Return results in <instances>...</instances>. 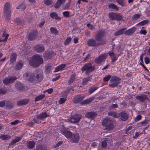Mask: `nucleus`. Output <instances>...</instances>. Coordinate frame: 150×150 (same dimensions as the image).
<instances>
[{"label":"nucleus","instance_id":"44","mask_svg":"<svg viewBox=\"0 0 150 150\" xmlns=\"http://www.w3.org/2000/svg\"><path fill=\"white\" fill-rule=\"evenodd\" d=\"M43 2L45 5L47 6L51 5L53 3L52 0H44Z\"/></svg>","mask_w":150,"mask_h":150},{"label":"nucleus","instance_id":"50","mask_svg":"<svg viewBox=\"0 0 150 150\" xmlns=\"http://www.w3.org/2000/svg\"><path fill=\"white\" fill-rule=\"evenodd\" d=\"M67 96H65L64 98H60L59 101V103L60 104H62L67 99Z\"/></svg>","mask_w":150,"mask_h":150},{"label":"nucleus","instance_id":"6","mask_svg":"<svg viewBox=\"0 0 150 150\" xmlns=\"http://www.w3.org/2000/svg\"><path fill=\"white\" fill-rule=\"evenodd\" d=\"M95 69L94 66L92 65L91 63H86L81 68V71L82 72L86 71V73L92 72Z\"/></svg>","mask_w":150,"mask_h":150},{"label":"nucleus","instance_id":"15","mask_svg":"<svg viewBox=\"0 0 150 150\" xmlns=\"http://www.w3.org/2000/svg\"><path fill=\"white\" fill-rule=\"evenodd\" d=\"M34 49L38 53H40L43 52L45 50V48L42 44H38L34 46Z\"/></svg>","mask_w":150,"mask_h":150},{"label":"nucleus","instance_id":"11","mask_svg":"<svg viewBox=\"0 0 150 150\" xmlns=\"http://www.w3.org/2000/svg\"><path fill=\"white\" fill-rule=\"evenodd\" d=\"M105 34L104 30H101L98 31L95 35V39L98 42H100L102 40H101L104 36Z\"/></svg>","mask_w":150,"mask_h":150},{"label":"nucleus","instance_id":"4","mask_svg":"<svg viewBox=\"0 0 150 150\" xmlns=\"http://www.w3.org/2000/svg\"><path fill=\"white\" fill-rule=\"evenodd\" d=\"M102 124L104 130H110L112 129L114 127L113 122L110 118L104 119L102 122Z\"/></svg>","mask_w":150,"mask_h":150},{"label":"nucleus","instance_id":"1","mask_svg":"<svg viewBox=\"0 0 150 150\" xmlns=\"http://www.w3.org/2000/svg\"><path fill=\"white\" fill-rule=\"evenodd\" d=\"M43 60L40 56L38 54L34 55L33 59L29 61V64L31 66L37 67L43 63Z\"/></svg>","mask_w":150,"mask_h":150},{"label":"nucleus","instance_id":"35","mask_svg":"<svg viewBox=\"0 0 150 150\" xmlns=\"http://www.w3.org/2000/svg\"><path fill=\"white\" fill-rule=\"evenodd\" d=\"M21 139L20 137H16L15 139L10 143L9 145L11 146L14 145L16 142H19Z\"/></svg>","mask_w":150,"mask_h":150},{"label":"nucleus","instance_id":"40","mask_svg":"<svg viewBox=\"0 0 150 150\" xmlns=\"http://www.w3.org/2000/svg\"><path fill=\"white\" fill-rule=\"evenodd\" d=\"M91 77L88 76L86 78L83 79L82 80V85H85L87 84V82L88 81L91 80Z\"/></svg>","mask_w":150,"mask_h":150},{"label":"nucleus","instance_id":"54","mask_svg":"<svg viewBox=\"0 0 150 150\" xmlns=\"http://www.w3.org/2000/svg\"><path fill=\"white\" fill-rule=\"evenodd\" d=\"M62 4V3L57 0L55 5L54 7L56 8H58Z\"/></svg>","mask_w":150,"mask_h":150},{"label":"nucleus","instance_id":"36","mask_svg":"<svg viewBox=\"0 0 150 150\" xmlns=\"http://www.w3.org/2000/svg\"><path fill=\"white\" fill-rule=\"evenodd\" d=\"M11 136L8 134L1 135L0 136V139L3 140H9L11 138Z\"/></svg>","mask_w":150,"mask_h":150},{"label":"nucleus","instance_id":"48","mask_svg":"<svg viewBox=\"0 0 150 150\" xmlns=\"http://www.w3.org/2000/svg\"><path fill=\"white\" fill-rule=\"evenodd\" d=\"M108 115L111 116L114 118H117L118 116L117 114L114 112H110L108 113Z\"/></svg>","mask_w":150,"mask_h":150},{"label":"nucleus","instance_id":"43","mask_svg":"<svg viewBox=\"0 0 150 150\" xmlns=\"http://www.w3.org/2000/svg\"><path fill=\"white\" fill-rule=\"evenodd\" d=\"M98 87L97 86H91L89 89L88 93L91 94L98 89Z\"/></svg>","mask_w":150,"mask_h":150},{"label":"nucleus","instance_id":"18","mask_svg":"<svg viewBox=\"0 0 150 150\" xmlns=\"http://www.w3.org/2000/svg\"><path fill=\"white\" fill-rule=\"evenodd\" d=\"M84 98V96L79 95L76 96L74 98L73 102L75 103H78L83 100Z\"/></svg>","mask_w":150,"mask_h":150},{"label":"nucleus","instance_id":"60","mask_svg":"<svg viewBox=\"0 0 150 150\" xmlns=\"http://www.w3.org/2000/svg\"><path fill=\"white\" fill-rule=\"evenodd\" d=\"M6 100H3L0 101V107H3L5 106Z\"/></svg>","mask_w":150,"mask_h":150},{"label":"nucleus","instance_id":"16","mask_svg":"<svg viewBox=\"0 0 150 150\" xmlns=\"http://www.w3.org/2000/svg\"><path fill=\"white\" fill-rule=\"evenodd\" d=\"M25 76L26 77L27 79L31 82H33L35 80V78L34 74L30 73H26L25 74Z\"/></svg>","mask_w":150,"mask_h":150},{"label":"nucleus","instance_id":"29","mask_svg":"<svg viewBox=\"0 0 150 150\" xmlns=\"http://www.w3.org/2000/svg\"><path fill=\"white\" fill-rule=\"evenodd\" d=\"M5 107L7 109H10L14 107V105L11 102L6 100Z\"/></svg>","mask_w":150,"mask_h":150},{"label":"nucleus","instance_id":"28","mask_svg":"<svg viewBox=\"0 0 150 150\" xmlns=\"http://www.w3.org/2000/svg\"><path fill=\"white\" fill-rule=\"evenodd\" d=\"M94 98L93 97L90 98L88 99H86L81 101V105L88 104L92 102L94 100Z\"/></svg>","mask_w":150,"mask_h":150},{"label":"nucleus","instance_id":"25","mask_svg":"<svg viewBox=\"0 0 150 150\" xmlns=\"http://www.w3.org/2000/svg\"><path fill=\"white\" fill-rule=\"evenodd\" d=\"M136 98L138 100L144 102L148 98L146 95H143L141 96H137Z\"/></svg>","mask_w":150,"mask_h":150},{"label":"nucleus","instance_id":"53","mask_svg":"<svg viewBox=\"0 0 150 150\" xmlns=\"http://www.w3.org/2000/svg\"><path fill=\"white\" fill-rule=\"evenodd\" d=\"M111 76L110 75H108L103 78V81L104 82H107L109 81L110 79L111 78Z\"/></svg>","mask_w":150,"mask_h":150},{"label":"nucleus","instance_id":"9","mask_svg":"<svg viewBox=\"0 0 150 150\" xmlns=\"http://www.w3.org/2000/svg\"><path fill=\"white\" fill-rule=\"evenodd\" d=\"M34 75L35 80L41 81L43 78V73L42 71L40 69H38L34 72Z\"/></svg>","mask_w":150,"mask_h":150},{"label":"nucleus","instance_id":"14","mask_svg":"<svg viewBox=\"0 0 150 150\" xmlns=\"http://www.w3.org/2000/svg\"><path fill=\"white\" fill-rule=\"evenodd\" d=\"M60 131L67 138H71L72 135V133L71 132L64 128H61Z\"/></svg>","mask_w":150,"mask_h":150},{"label":"nucleus","instance_id":"17","mask_svg":"<svg viewBox=\"0 0 150 150\" xmlns=\"http://www.w3.org/2000/svg\"><path fill=\"white\" fill-rule=\"evenodd\" d=\"M71 138V141L73 143H77L79 140V135L78 133H75L72 134Z\"/></svg>","mask_w":150,"mask_h":150},{"label":"nucleus","instance_id":"47","mask_svg":"<svg viewBox=\"0 0 150 150\" xmlns=\"http://www.w3.org/2000/svg\"><path fill=\"white\" fill-rule=\"evenodd\" d=\"M50 31L52 33L54 34H57L58 33V31L57 29L53 27L50 28Z\"/></svg>","mask_w":150,"mask_h":150},{"label":"nucleus","instance_id":"38","mask_svg":"<svg viewBox=\"0 0 150 150\" xmlns=\"http://www.w3.org/2000/svg\"><path fill=\"white\" fill-rule=\"evenodd\" d=\"M149 22V21L147 20H144L139 23L137 24V25L138 26H143L147 24Z\"/></svg>","mask_w":150,"mask_h":150},{"label":"nucleus","instance_id":"30","mask_svg":"<svg viewBox=\"0 0 150 150\" xmlns=\"http://www.w3.org/2000/svg\"><path fill=\"white\" fill-rule=\"evenodd\" d=\"M35 143L34 141H29L26 143L27 147L30 149H32L33 148L35 145Z\"/></svg>","mask_w":150,"mask_h":150},{"label":"nucleus","instance_id":"5","mask_svg":"<svg viewBox=\"0 0 150 150\" xmlns=\"http://www.w3.org/2000/svg\"><path fill=\"white\" fill-rule=\"evenodd\" d=\"M121 80L120 78L116 76H112L110 80V83L108 86L112 88L117 87L120 83Z\"/></svg>","mask_w":150,"mask_h":150},{"label":"nucleus","instance_id":"59","mask_svg":"<svg viewBox=\"0 0 150 150\" xmlns=\"http://www.w3.org/2000/svg\"><path fill=\"white\" fill-rule=\"evenodd\" d=\"M118 107V105L117 104H112L110 106V108L111 110H112L117 108Z\"/></svg>","mask_w":150,"mask_h":150},{"label":"nucleus","instance_id":"55","mask_svg":"<svg viewBox=\"0 0 150 150\" xmlns=\"http://www.w3.org/2000/svg\"><path fill=\"white\" fill-rule=\"evenodd\" d=\"M8 36H9V35H8V34H7L6 35V33H5V32H4L2 34V37H5V38L3 40H2V41L3 42H5V41H6L7 40Z\"/></svg>","mask_w":150,"mask_h":150},{"label":"nucleus","instance_id":"22","mask_svg":"<svg viewBox=\"0 0 150 150\" xmlns=\"http://www.w3.org/2000/svg\"><path fill=\"white\" fill-rule=\"evenodd\" d=\"M16 88L19 91L23 90L24 89L23 84L20 82H17L15 84Z\"/></svg>","mask_w":150,"mask_h":150},{"label":"nucleus","instance_id":"39","mask_svg":"<svg viewBox=\"0 0 150 150\" xmlns=\"http://www.w3.org/2000/svg\"><path fill=\"white\" fill-rule=\"evenodd\" d=\"M45 97V95L41 94L36 96L35 98V102L43 99Z\"/></svg>","mask_w":150,"mask_h":150},{"label":"nucleus","instance_id":"41","mask_svg":"<svg viewBox=\"0 0 150 150\" xmlns=\"http://www.w3.org/2000/svg\"><path fill=\"white\" fill-rule=\"evenodd\" d=\"M51 65L50 64H48L45 66V71L48 73H49L50 72L51 70Z\"/></svg>","mask_w":150,"mask_h":150},{"label":"nucleus","instance_id":"52","mask_svg":"<svg viewBox=\"0 0 150 150\" xmlns=\"http://www.w3.org/2000/svg\"><path fill=\"white\" fill-rule=\"evenodd\" d=\"M116 2L118 4L122 6H125V4L124 1L123 0H117Z\"/></svg>","mask_w":150,"mask_h":150},{"label":"nucleus","instance_id":"26","mask_svg":"<svg viewBox=\"0 0 150 150\" xmlns=\"http://www.w3.org/2000/svg\"><path fill=\"white\" fill-rule=\"evenodd\" d=\"M50 17L53 19L54 18L55 20H60L61 19L55 12H52L50 13Z\"/></svg>","mask_w":150,"mask_h":150},{"label":"nucleus","instance_id":"3","mask_svg":"<svg viewBox=\"0 0 150 150\" xmlns=\"http://www.w3.org/2000/svg\"><path fill=\"white\" fill-rule=\"evenodd\" d=\"M96 41L94 39H89L87 42V44L89 47H97L100 45L105 44L107 43V41L105 39L102 40L100 42L97 43Z\"/></svg>","mask_w":150,"mask_h":150},{"label":"nucleus","instance_id":"12","mask_svg":"<svg viewBox=\"0 0 150 150\" xmlns=\"http://www.w3.org/2000/svg\"><path fill=\"white\" fill-rule=\"evenodd\" d=\"M16 78L14 76L8 77L3 79V83L4 84L7 85L14 82L16 80Z\"/></svg>","mask_w":150,"mask_h":150},{"label":"nucleus","instance_id":"62","mask_svg":"<svg viewBox=\"0 0 150 150\" xmlns=\"http://www.w3.org/2000/svg\"><path fill=\"white\" fill-rule=\"evenodd\" d=\"M15 22L17 25H20L22 24V22L21 20L19 18H16L15 20Z\"/></svg>","mask_w":150,"mask_h":150},{"label":"nucleus","instance_id":"34","mask_svg":"<svg viewBox=\"0 0 150 150\" xmlns=\"http://www.w3.org/2000/svg\"><path fill=\"white\" fill-rule=\"evenodd\" d=\"M66 67L65 64H63L58 66L55 68V69L54 71V72H56Z\"/></svg>","mask_w":150,"mask_h":150},{"label":"nucleus","instance_id":"8","mask_svg":"<svg viewBox=\"0 0 150 150\" xmlns=\"http://www.w3.org/2000/svg\"><path fill=\"white\" fill-rule=\"evenodd\" d=\"M82 117V115L80 114H76L70 117V122L74 124L78 123Z\"/></svg>","mask_w":150,"mask_h":150},{"label":"nucleus","instance_id":"42","mask_svg":"<svg viewBox=\"0 0 150 150\" xmlns=\"http://www.w3.org/2000/svg\"><path fill=\"white\" fill-rule=\"evenodd\" d=\"M36 150H47V148L45 146L39 145L37 146L36 147Z\"/></svg>","mask_w":150,"mask_h":150},{"label":"nucleus","instance_id":"21","mask_svg":"<svg viewBox=\"0 0 150 150\" xmlns=\"http://www.w3.org/2000/svg\"><path fill=\"white\" fill-rule=\"evenodd\" d=\"M29 101V100L27 99L20 100L17 102V105L18 106H22L27 104Z\"/></svg>","mask_w":150,"mask_h":150},{"label":"nucleus","instance_id":"23","mask_svg":"<svg viewBox=\"0 0 150 150\" xmlns=\"http://www.w3.org/2000/svg\"><path fill=\"white\" fill-rule=\"evenodd\" d=\"M49 115H47L46 112H44L41 113L37 116V119L43 120L46 118L47 117H49Z\"/></svg>","mask_w":150,"mask_h":150},{"label":"nucleus","instance_id":"37","mask_svg":"<svg viewBox=\"0 0 150 150\" xmlns=\"http://www.w3.org/2000/svg\"><path fill=\"white\" fill-rule=\"evenodd\" d=\"M16 57L17 54L16 53L14 52L12 53L11 56L10 61L11 62V63L13 62L16 61Z\"/></svg>","mask_w":150,"mask_h":150},{"label":"nucleus","instance_id":"20","mask_svg":"<svg viewBox=\"0 0 150 150\" xmlns=\"http://www.w3.org/2000/svg\"><path fill=\"white\" fill-rule=\"evenodd\" d=\"M136 28L135 27H132L127 31H125V34L127 36L133 34L135 31Z\"/></svg>","mask_w":150,"mask_h":150},{"label":"nucleus","instance_id":"31","mask_svg":"<svg viewBox=\"0 0 150 150\" xmlns=\"http://www.w3.org/2000/svg\"><path fill=\"white\" fill-rule=\"evenodd\" d=\"M43 57L45 59H50L52 57V54L48 51H46L43 54Z\"/></svg>","mask_w":150,"mask_h":150},{"label":"nucleus","instance_id":"63","mask_svg":"<svg viewBox=\"0 0 150 150\" xmlns=\"http://www.w3.org/2000/svg\"><path fill=\"white\" fill-rule=\"evenodd\" d=\"M70 3H68L67 4H65L63 6V8L64 9H67L69 7Z\"/></svg>","mask_w":150,"mask_h":150},{"label":"nucleus","instance_id":"51","mask_svg":"<svg viewBox=\"0 0 150 150\" xmlns=\"http://www.w3.org/2000/svg\"><path fill=\"white\" fill-rule=\"evenodd\" d=\"M71 40V38L70 37L68 38L65 41L64 44L65 45H68L69 43H70Z\"/></svg>","mask_w":150,"mask_h":150},{"label":"nucleus","instance_id":"19","mask_svg":"<svg viewBox=\"0 0 150 150\" xmlns=\"http://www.w3.org/2000/svg\"><path fill=\"white\" fill-rule=\"evenodd\" d=\"M23 64V62L20 60L18 62L15 64L14 69L15 70L17 71L21 69Z\"/></svg>","mask_w":150,"mask_h":150},{"label":"nucleus","instance_id":"32","mask_svg":"<svg viewBox=\"0 0 150 150\" xmlns=\"http://www.w3.org/2000/svg\"><path fill=\"white\" fill-rule=\"evenodd\" d=\"M126 29V28H124L117 31L115 33L114 35L115 36H117L123 34H125V30Z\"/></svg>","mask_w":150,"mask_h":150},{"label":"nucleus","instance_id":"24","mask_svg":"<svg viewBox=\"0 0 150 150\" xmlns=\"http://www.w3.org/2000/svg\"><path fill=\"white\" fill-rule=\"evenodd\" d=\"M121 119L122 121L127 120L128 118V115L125 112H122L120 113Z\"/></svg>","mask_w":150,"mask_h":150},{"label":"nucleus","instance_id":"61","mask_svg":"<svg viewBox=\"0 0 150 150\" xmlns=\"http://www.w3.org/2000/svg\"><path fill=\"white\" fill-rule=\"evenodd\" d=\"M106 141V140H104L102 141V146L103 147L105 148L107 146V144Z\"/></svg>","mask_w":150,"mask_h":150},{"label":"nucleus","instance_id":"45","mask_svg":"<svg viewBox=\"0 0 150 150\" xmlns=\"http://www.w3.org/2000/svg\"><path fill=\"white\" fill-rule=\"evenodd\" d=\"M26 8V6L25 4L22 3L17 7L16 8L17 9H21L22 10H24Z\"/></svg>","mask_w":150,"mask_h":150},{"label":"nucleus","instance_id":"13","mask_svg":"<svg viewBox=\"0 0 150 150\" xmlns=\"http://www.w3.org/2000/svg\"><path fill=\"white\" fill-rule=\"evenodd\" d=\"M108 53L102 54L99 56L98 58H96L95 60V62L97 64L101 63L107 57Z\"/></svg>","mask_w":150,"mask_h":150},{"label":"nucleus","instance_id":"46","mask_svg":"<svg viewBox=\"0 0 150 150\" xmlns=\"http://www.w3.org/2000/svg\"><path fill=\"white\" fill-rule=\"evenodd\" d=\"M140 17V15L139 14H136L134 15L132 18V20L134 21L137 20Z\"/></svg>","mask_w":150,"mask_h":150},{"label":"nucleus","instance_id":"33","mask_svg":"<svg viewBox=\"0 0 150 150\" xmlns=\"http://www.w3.org/2000/svg\"><path fill=\"white\" fill-rule=\"evenodd\" d=\"M108 8L111 10H114L117 11L118 10V8L117 7V6L113 4H110L108 5Z\"/></svg>","mask_w":150,"mask_h":150},{"label":"nucleus","instance_id":"56","mask_svg":"<svg viewBox=\"0 0 150 150\" xmlns=\"http://www.w3.org/2000/svg\"><path fill=\"white\" fill-rule=\"evenodd\" d=\"M7 92L6 88H0V94H3Z\"/></svg>","mask_w":150,"mask_h":150},{"label":"nucleus","instance_id":"10","mask_svg":"<svg viewBox=\"0 0 150 150\" xmlns=\"http://www.w3.org/2000/svg\"><path fill=\"white\" fill-rule=\"evenodd\" d=\"M38 35V32L36 30H32L28 36V39L29 41L33 40L37 37Z\"/></svg>","mask_w":150,"mask_h":150},{"label":"nucleus","instance_id":"64","mask_svg":"<svg viewBox=\"0 0 150 150\" xmlns=\"http://www.w3.org/2000/svg\"><path fill=\"white\" fill-rule=\"evenodd\" d=\"M142 118V117L141 115H138L134 119L135 122H137L139 120Z\"/></svg>","mask_w":150,"mask_h":150},{"label":"nucleus","instance_id":"57","mask_svg":"<svg viewBox=\"0 0 150 150\" xmlns=\"http://www.w3.org/2000/svg\"><path fill=\"white\" fill-rule=\"evenodd\" d=\"M109 54V55L111 59L113 58H117L116 57L115 53L113 52H109L108 53Z\"/></svg>","mask_w":150,"mask_h":150},{"label":"nucleus","instance_id":"7","mask_svg":"<svg viewBox=\"0 0 150 150\" xmlns=\"http://www.w3.org/2000/svg\"><path fill=\"white\" fill-rule=\"evenodd\" d=\"M108 17L111 20H116L118 21H121L123 18L122 15L119 13L113 12H110L108 14Z\"/></svg>","mask_w":150,"mask_h":150},{"label":"nucleus","instance_id":"58","mask_svg":"<svg viewBox=\"0 0 150 150\" xmlns=\"http://www.w3.org/2000/svg\"><path fill=\"white\" fill-rule=\"evenodd\" d=\"M70 12L68 11H65L63 12V14L64 16L68 18L69 16Z\"/></svg>","mask_w":150,"mask_h":150},{"label":"nucleus","instance_id":"2","mask_svg":"<svg viewBox=\"0 0 150 150\" xmlns=\"http://www.w3.org/2000/svg\"><path fill=\"white\" fill-rule=\"evenodd\" d=\"M3 11L5 19L7 20H9L11 15V5L9 2H7L5 4Z\"/></svg>","mask_w":150,"mask_h":150},{"label":"nucleus","instance_id":"27","mask_svg":"<svg viewBox=\"0 0 150 150\" xmlns=\"http://www.w3.org/2000/svg\"><path fill=\"white\" fill-rule=\"evenodd\" d=\"M96 113L94 112H89L85 114V116L87 118H93L96 116Z\"/></svg>","mask_w":150,"mask_h":150},{"label":"nucleus","instance_id":"49","mask_svg":"<svg viewBox=\"0 0 150 150\" xmlns=\"http://www.w3.org/2000/svg\"><path fill=\"white\" fill-rule=\"evenodd\" d=\"M75 79V76L74 74H72L70 77L68 81V82L69 83H71L73 82Z\"/></svg>","mask_w":150,"mask_h":150}]
</instances>
